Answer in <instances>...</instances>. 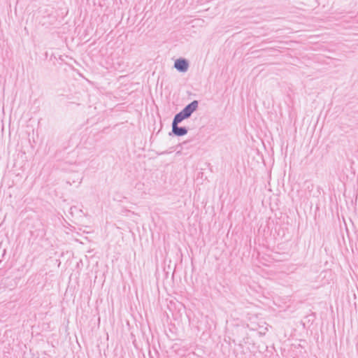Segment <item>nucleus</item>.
Listing matches in <instances>:
<instances>
[{
  "label": "nucleus",
  "instance_id": "1",
  "mask_svg": "<svg viewBox=\"0 0 358 358\" xmlns=\"http://www.w3.org/2000/svg\"><path fill=\"white\" fill-rule=\"evenodd\" d=\"M174 67L178 71L185 73L188 70L189 63L187 59L180 58L176 60Z\"/></svg>",
  "mask_w": 358,
  "mask_h": 358
},
{
  "label": "nucleus",
  "instance_id": "2",
  "mask_svg": "<svg viewBox=\"0 0 358 358\" xmlns=\"http://www.w3.org/2000/svg\"><path fill=\"white\" fill-rule=\"evenodd\" d=\"M198 106H199L198 101L194 100V101H192L190 103H189L188 105H187L182 110V111L185 114H186L187 117H189L191 116V115L197 109Z\"/></svg>",
  "mask_w": 358,
  "mask_h": 358
},
{
  "label": "nucleus",
  "instance_id": "3",
  "mask_svg": "<svg viewBox=\"0 0 358 358\" xmlns=\"http://www.w3.org/2000/svg\"><path fill=\"white\" fill-rule=\"evenodd\" d=\"M172 132L177 136H182L187 133L185 127H178V124H172Z\"/></svg>",
  "mask_w": 358,
  "mask_h": 358
},
{
  "label": "nucleus",
  "instance_id": "4",
  "mask_svg": "<svg viewBox=\"0 0 358 358\" xmlns=\"http://www.w3.org/2000/svg\"><path fill=\"white\" fill-rule=\"evenodd\" d=\"M188 118L186 114H185L182 110L177 113L173 120L172 124H178L183 120Z\"/></svg>",
  "mask_w": 358,
  "mask_h": 358
}]
</instances>
